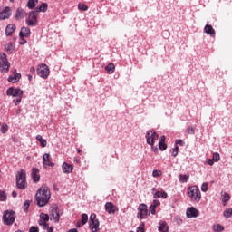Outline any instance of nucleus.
Here are the masks:
<instances>
[{
    "mask_svg": "<svg viewBox=\"0 0 232 232\" xmlns=\"http://www.w3.org/2000/svg\"><path fill=\"white\" fill-rule=\"evenodd\" d=\"M52 197V194L50 192V188L46 185H42L41 188L37 190L35 198L37 206L39 208H43L44 206H46L48 202H50V198Z\"/></svg>",
    "mask_w": 232,
    "mask_h": 232,
    "instance_id": "obj_1",
    "label": "nucleus"
},
{
    "mask_svg": "<svg viewBox=\"0 0 232 232\" xmlns=\"http://www.w3.org/2000/svg\"><path fill=\"white\" fill-rule=\"evenodd\" d=\"M188 195L192 202H200L202 194L200 188L198 186H191L187 188Z\"/></svg>",
    "mask_w": 232,
    "mask_h": 232,
    "instance_id": "obj_2",
    "label": "nucleus"
},
{
    "mask_svg": "<svg viewBox=\"0 0 232 232\" xmlns=\"http://www.w3.org/2000/svg\"><path fill=\"white\" fill-rule=\"evenodd\" d=\"M16 187L19 189H26V171L20 170L16 174Z\"/></svg>",
    "mask_w": 232,
    "mask_h": 232,
    "instance_id": "obj_3",
    "label": "nucleus"
},
{
    "mask_svg": "<svg viewBox=\"0 0 232 232\" xmlns=\"http://www.w3.org/2000/svg\"><path fill=\"white\" fill-rule=\"evenodd\" d=\"M3 222L5 226H12L15 222V212L5 210L3 215Z\"/></svg>",
    "mask_w": 232,
    "mask_h": 232,
    "instance_id": "obj_4",
    "label": "nucleus"
},
{
    "mask_svg": "<svg viewBox=\"0 0 232 232\" xmlns=\"http://www.w3.org/2000/svg\"><path fill=\"white\" fill-rule=\"evenodd\" d=\"M10 70V63H8V58L4 53H0V72L2 73H8Z\"/></svg>",
    "mask_w": 232,
    "mask_h": 232,
    "instance_id": "obj_5",
    "label": "nucleus"
},
{
    "mask_svg": "<svg viewBox=\"0 0 232 232\" xmlns=\"http://www.w3.org/2000/svg\"><path fill=\"white\" fill-rule=\"evenodd\" d=\"M90 229L92 232H99L101 231V228H99V226H101V223L99 222V219H97V215L91 214L90 216Z\"/></svg>",
    "mask_w": 232,
    "mask_h": 232,
    "instance_id": "obj_6",
    "label": "nucleus"
},
{
    "mask_svg": "<svg viewBox=\"0 0 232 232\" xmlns=\"http://www.w3.org/2000/svg\"><path fill=\"white\" fill-rule=\"evenodd\" d=\"M37 15L38 14L35 13V11H31L28 14V16L25 20L27 26H37V24H39V22L37 21Z\"/></svg>",
    "mask_w": 232,
    "mask_h": 232,
    "instance_id": "obj_7",
    "label": "nucleus"
},
{
    "mask_svg": "<svg viewBox=\"0 0 232 232\" xmlns=\"http://www.w3.org/2000/svg\"><path fill=\"white\" fill-rule=\"evenodd\" d=\"M147 144L149 146H153L155 144V140H159V134L155 132V130H149L146 134Z\"/></svg>",
    "mask_w": 232,
    "mask_h": 232,
    "instance_id": "obj_8",
    "label": "nucleus"
},
{
    "mask_svg": "<svg viewBox=\"0 0 232 232\" xmlns=\"http://www.w3.org/2000/svg\"><path fill=\"white\" fill-rule=\"evenodd\" d=\"M37 73L39 77H42V79H48V75H50V69L48 68V65H39L37 68Z\"/></svg>",
    "mask_w": 232,
    "mask_h": 232,
    "instance_id": "obj_9",
    "label": "nucleus"
},
{
    "mask_svg": "<svg viewBox=\"0 0 232 232\" xmlns=\"http://www.w3.org/2000/svg\"><path fill=\"white\" fill-rule=\"evenodd\" d=\"M6 95H8L9 97H23V90L19 88L14 89V87H10L6 91Z\"/></svg>",
    "mask_w": 232,
    "mask_h": 232,
    "instance_id": "obj_10",
    "label": "nucleus"
},
{
    "mask_svg": "<svg viewBox=\"0 0 232 232\" xmlns=\"http://www.w3.org/2000/svg\"><path fill=\"white\" fill-rule=\"evenodd\" d=\"M43 162L44 168H53V166H55V164L50 160V153L44 154Z\"/></svg>",
    "mask_w": 232,
    "mask_h": 232,
    "instance_id": "obj_11",
    "label": "nucleus"
},
{
    "mask_svg": "<svg viewBox=\"0 0 232 232\" xmlns=\"http://www.w3.org/2000/svg\"><path fill=\"white\" fill-rule=\"evenodd\" d=\"M12 15V9L10 7H5L1 13H0V19L3 21L5 19H8Z\"/></svg>",
    "mask_w": 232,
    "mask_h": 232,
    "instance_id": "obj_12",
    "label": "nucleus"
},
{
    "mask_svg": "<svg viewBox=\"0 0 232 232\" xmlns=\"http://www.w3.org/2000/svg\"><path fill=\"white\" fill-rule=\"evenodd\" d=\"M105 209L109 215L115 214L117 212V207H115V205H113L111 202L105 204Z\"/></svg>",
    "mask_w": 232,
    "mask_h": 232,
    "instance_id": "obj_13",
    "label": "nucleus"
},
{
    "mask_svg": "<svg viewBox=\"0 0 232 232\" xmlns=\"http://www.w3.org/2000/svg\"><path fill=\"white\" fill-rule=\"evenodd\" d=\"M51 215L54 220V222L59 223V218L61 214L59 213V207H54L51 210Z\"/></svg>",
    "mask_w": 232,
    "mask_h": 232,
    "instance_id": "obj_14",
    "label": "nucleus"
},
{
    "mask_svg": "<svg viewBox=\"0 0 232 232\" xmlns=\"http://www.w3.org/2000/svg\"><path fill=\"white\" fill-rule=\"evenodd\" d=\"M187 217L188 218H194L196 217H198V211L194 207H191L187 209Z\"/></svg>",
    "mask_w": 232,
    "mask_h": 232,
    "instance_id": "obj_15",
    "label": "nucleus"
},
{
    "mask_svg": "<svg viewBox=\"0 0 232 232\" xmlns=\"http://www.w3.org/2000/svg\"><path fill=\"white\" fill-rule=\"evenodd\" d=\"M32 179H33L34 182H39V180H41V176L39 175V169L33 168Z\"/></svg>",
    "mask_w": 232,
    "mask_h": 232,
    "instance_id": "obj_16",
    "label": "nucleus"
},
{
    "mask_svg": "<svg viewBox=\"0 0 232 232\" xmlns=\"http://www.w3.org/2000/svg\"><path fill=\"white\" fill-rule=\"evenodd\" d=\"M159 148L160 151L168 150V145L166 144V136H161L160 138Z\"/></svg>",
    "mask_w": 232,
    "mask_h": 232,
    "instance_id": "obj_17",
    "label": "nucleus"
},
{
    "mask_svg": "<svg viewBox=\"0 0 232 232\" xmlns=\"http://www.w3.org/2000/svg\"><path fill=\"white\" fill-rule=\"evenodd\" d=\"M231 199V196L227 192H221V202L223 206H227V202Z\"/></svg>",
    "mask_w": 232,
    "mask_h": 232,
    "instance_id": "obj_18",
    "label": "nucleus"
},
{
    "mask_svg": "<svg viewBox=\"0 0 232 232\" xmlns=\"http://www.w3.org/2000/svg\"><path fill=\"white\" fill-rule=\"evenodd\" d=\"M62 169H63V173H72V171H73V165L64 162L62 165Z\"/></svg>",
    "mask_w": 232,
    "mask_h": 232,
    "instance_id": "obj_19",
    "label": "nucleus"
},
{
    "mask_svg": "<svg viewBox=\"0 0 232 232\" xmlns=\"http://www.w3.org/2000/svg\"><path fill=\"white\" fill-rule=\"evenodd\" d=\"M30 34H31L30 28L22 27L19 35H20L21 39H23L24 37H30Z\"/></svg>",
    "mask_w": 232,
    "mask_h": 232,
    "instance_id": "obj_20",
    "label": "nucleus"
},
{
    "mask_svg": "<svg viewBox=\"0 0 232 232\" xmlns=\"http://www.w3.org/2000/svg\"><path fill=\"white\" fill-rule=\"evenodd\" d=\"M24 15H26V12L23 8H18L15 14V19L17 21L24 19Z\"/></svg>",
    "mask_w": 232,
    "mask_h": 232,
    "instance_id": "obj_21",
    "label": "nucleus"
},
{
    "mask_svg": "<svg viewBox=\"0 0 232 232\" xmlns=\"http://www.w3.org/2000/svg\"><path fill=\"white\" fill-rule=\"evenodd\" d=\"M205 34L211 35V37H215V29L210 24H207L204 28Z\"/></svg>",
    "mask_w": 232,
    "mask_h": 232,
    "instance_id": "obj_22",
    "label": "nucleus"
},
{
    "mask_svg": "<svg viewBox=\"0 0 232 232\" xmlns=\"http://www.w3.org/2000/svg\"><path fill=\"white\" fill-rule=\"evenodd\" d=\"M15 32V26L14 24H8L5 28V35H7V37H10V35H12V34H14Z\"/></svg>",
    "mask_w": 232,
    "mask_h": 232,
    "instance_id": "obj_23",
    "label": "nucleus"
},
{
    "mask_svg": "<svg viewBox=\"0 0 232 232\" xmlns=\"http://www.w3.org/2000/svg\"><path fill=\"white\" fill-rule=\"evenodd\" d=\"M158 229L160 232H168L169 227H168V223H166L165 221H161L160 222Z\"/></svg>",
    "mask_w": 232,
    "mask_h": 232,
    "instance_id": "obj_24",
    "label": "nucleus"
},
{
    "mask_svg": "<svg viewBox=\"0 0 232 232\" xmlns=\"http://www.w3.org/2000/svg\"><path fill=\"white\" fill-rule=\"evenodd\" d=\"M21 79V73H15L14 74L13 76H9L8 77V82H13V83H15V82H18V81Z\"/></svg>",
    "mask_w": 232,
    "mask_h": 232,
    "instance_id": "obj_25",
    "label": "nucleus"
},
{
    "mask_svg": "<svg viewBox=\"0 0 232 232\" xmlns=\"http://www.w3.org/2000/svg\"><path fill=\"white\" fill-rule=\"evenodd\" d=\"M36 140H39L40 146H41L42 148H46L48 142L46 141V140L43 139V136L37 135V136H36Z\"/></svg>",
    "mask_w": 232,
    "mask_h": 232,
    "instance_id": "obj_26",
    "label": "nucleus"
},
{
    "mask_svg": "<svg viewBox=\"0 0 232 232\" xmlns=\"http://www.w3.org/2000/svg\"><path fill=\"white\" fill-rule=\"evenodd\" d=\"M153 197L154 198H168V193L157 191Z\"/></svg>",
    "mask_w": 232,
    "mask_h": 232,
    "instance_id": "obj_27",
    "label": "nucleus"
},
{
    "mask_svg": "<svg viewBox=\"0 0 232 232\" xmlns=\"http://www.w3.org/2000/svg\"><path fill=\"white\" fill-rule=\"evenodd\" d=\"M5 50L8 53H12L15 50V44L9 43L5 45Z\"/></svg>",
    "mask_w": 232,
    "mask_h": 232,
    "instance_id": "obj_28",
    "label": "nucleus"
},
{
    "mask_svg": "<svg viewBox=\"0 0 232 232\" xmlns=\"http://www.w3.org/2000/svg\"><path fill=\"white\" fill-rule=\"evenodd\" d=\"M106 72H108V73H113V72H115V64L113 63H109L106 67H105Z\"/></svg>",
    "mask_w": 232,
    "mask_h": 232,
    "instance_id": "obj_29",
    "label": "nucleus"
},
{
    "mask_svg": "<svg viewBox=\"0 0 232 232\" xmlns=\"http://www.w3.org/2000/svg\"><path fill=\"white\" fill-rule=\"evenodd\" d=\"M179 178V182L186 183L189 179V174H185V175L180 174Z\"/></svg>",
    "mask_w": 232,
    "mask_h": 232,
    "instance_id": "obj_30",
    "label": "nucleus"
},
{
    "mask_svg": "<svg viewBox=\"0 0 232 232\" xmlns=\"http://www.w3.org/2000/svg\"><path fill=\"white\" fill-rule=\"evenodd\" d=\"M223 216L225 217V218H231V217H232V208H227L223 212Z\"/></svg>",
    "mask_w": 232,
    "mask_h": 232,
    "instance_id": "obj_31",
    "label": "nucleus"
},
{
    "mask_svg": "<svg viewBox=\"0 0 232 232\" xmlns=\"http://www.w3.org/2000/svg\"><path fill=\"white\" fill-rule=\"evenodd\" d=\"M137 217L138 218H140V220H142V218H146V217H148V210L140 211Z\"/></svg>",
    "mask_w": 232,
    "mask_h": 232,
    "instance_id": "obj_32",
    "label": "nucleus"
},
{
    "mask_svg": "<svg viewBox=\"0 0 232 232\" xmlns=\"http://www.w3.org/2000/svg\"><path fill=\"white\" fill-rule=\"evenodd\" d=\"M36 6V4H35V0H29L27 2V7L30 9V10H34V8H35Z\"/></svg>",
    "mask_w": 232,
    "mask_h": 232,
    "instance_id": "obj_33",
    "label": "nucleus"
},
{
    "mask_svg": "<svg viewBox=\"0 0 232 232\" xmlns=\"http://www.w3.org/2000/svg\"><path fill=\"white\" fill-rule=\"evenodd\" d=\"M213 229L216 232H222V231H224V226H222L220 224L214 225Z\"/></svg>",
    "mask_w": 232,
    "mask_h": 232,
    "instance_id": "obj_34",
    "label": "nucleus"
},
{
    "mask_svg": "<svg viewBox=\"0 0 232 232\" xmlns=\"http://www.w3.org/2000/svg\"><path fill=\"white\" fill-rule=\"evenodd\" d=\"M40 218L45 222H48V220H50V216L48 214L42 213L40 215Z\"/></svg>",
    "mask_w": 232,
    "mask_h": 232,
    "instance_id": "obj_35",
    "label": "nucleus"
},
{
    "mask_svg": "<svg viewBox=\"0 0 232 232\" xmlns=\"http://www.w3.org/2000/svg\"><path fill=\"white\" fill-rule=\"evenodd\" d=\"M78 9L82 10V12H86V10H88V5H86L85 4H79Z\"/></svg>",
    "mask_w": 232,
    "mask_h": 232,
    "instance_id": "obj_36",
    "label": "nucleus"
},
{
    "mask_svg": "<svg viewBox=\"0 0 232 232\" xmlns=\"http://www.w3.org/2000/svg\"><path fill=\"white\" fill-rule=\"evenodd\" d=\"M8 131V125L5 123H3L1 126V133L5 134Z\"/></svg>",
    "mask_w": 232,
    "mask_h": 232,
    "instance_id": "obj_37",
    "label": "nucleus"
},
{
    "mask_svg": "<svg viewBox=\"0 0 232 232\" xmlns=\"http://www.w3.org/2000/svg\"><path fill=\"white\" fill-rule=\"evenodd\" d=\"M88 223V215L87 214H82V224L84 226V224Z\"/></svg>",
    "mask_w": 232,
    "mask_h": 232,
    "instance_id": "obj_38",
    "label": "nucleus"
},
{
    "mask_svg": "<svg viewBox=\"0 0 232 232\" xmlns=\"http://www.w3.org/2000/svg\"><path fill=\"white\" fill-rule=\"evenodd\" d=\"M161 175H162L161 170L155 169V170L152 171V177H154V178L160 177Z\"/></svg>",
    "mask_w": 232,
    "mask_h": 232,
    "instance_id": "obj_39",
    "label": "nucleus"
},
{
    "mask_svg": "<svg viewBox=\"0 0 232 232\" xmlns=\"http://www.w3.org/2000/svg\"><path fill=\"white\" fill-rule=\"evenodd\" d=\"M212 160H214V162H218V160H220V154H218V152H215L213 154Z\"/></svg>",
    "mask_w": 232,
    "mask_h": 232,
    "instance_id": "obj_40",
    "label": "nucleus"
},
{
    "mask_svg": "<svg viewBox=\"0 0 232 232\" xmlns=\"http://www.w3.org/2000/svg\"><path fill=\"white\" fill-rule=\"evenodd\" d=\"M138 209L139 211H148V206L146 204H140Z\"/></svg>",
    "mask_w": 232,
    "mask_h": 232,
    "instance_id": "obj_41",
    "label": "nucleus"
},
{
    "mask_svg": "<svg viewBox=\"0 0 232 232\" xmlns=\"http://www.w3.org/2000/svg\"><path fill=\"white\" fill-rule=\"evenodd\" d=\"M16 99L13 100V102H14L15 106H17V104H21V100L23 99V96H16Z\"/></svg>",
    "mask_w": 232,
    "mask_h": 232,
    "instance_id": "obj_42",
    "label": "nucleus"
},
{
    "mask_svg": "<svg viewBox=\"0 0 232 232\" xmlns=\"http://www.w3.org/2000/svg\"><path fill=\"white\" fill-rule=\"evenodd\" d=\"M187 133L188 135H194L195 134V127H188L187 130Z\"/></svg>",
    "mask_w": 232,
    "mask_h": 232,
    "instance_id": "obj_43",
    "label": "nucleus"
},
{
    "mask_svg": "<svg viewBox=\"0 0 232 232\" xmlns=\"http://www.w3.org/2000/svg\"><path fill=\"white\" fill-rule=\"evenodd\" d=\"M40 9L42 10V12H46V10H48V4L43 3L40 6Z\"/></svg>",
    "mask_w": 232,
    "mask_h": 232,
    "instance_id": "obj_44",
    "label": "nucleus"
},
{
    "mask_svg": "<svg viewBox=\"0 0 232 232\" xmlns=\"http://www.w3.org/2000/svg\"><path fill=\"white\" fill-rule=\"evenodd\" d=\"M30 208V200H26L24 203V211H28V208Z\"/></svg>",
    "mask_w": 232,
    "mask_h": 232,
    "instance_id": "obj_45",
    "label": "nucleus"
},
{
    "mask_svg": "<svg viewBox=\"0 0 232 232\" xmlns=\"http://www.w3.org/2000/svg\"><path fill=\"white\" fill-rule=\"evenodd\" d=\"M177 155H179V146H176L172 151V157H177Z\"/></svg>",
    "mask_w": 232,
    "mask_h": 232,
    "instance_id": "obj_46",
    "label": "nucleus"
},
{
    "mask_svg": "<svg viewBox=\"0 0 232 232\" xmlns=\"http://www.w3.org/2000/svg\"><path fill=\"white\" fill-rule=\"evenodd\" d=\"M156 209H157V207H155V205H150V211L151 215H155Z\"/></svg>",
    "mask_w": 232,
    "mask_h": 232,
    "instance_id": "obj_47",
    "label": "nucleus"
},
{
    "mask_svg": "<svg viewBox=\"0 0 232 232\" xmlns=\"http://www.w3.org/2000/svg\"><path fill=\"white\" fill-rule=\"evenodd\" d=\"M201 191H203L204 193H206V191H208V183L207 182L202 184Z\"/></svg>",
    "mask_w": 232,
    "mask_h": 232,
    "instance_id": "obj_48",
    "label": "nucleus"
},
{
    "mask_svg": "<svg viewBox=\"0 0 232 232\" xmlns=\"http://www.w3.org/2000/svg\"><path fill=\"white\" fill-rule=\"evenodd\" d=\"M0 200L1 202H5V200H6V194L5 192L0 194Z\"/></svg>",
    "mask_w": 232,
    "mask_h": 232,
    "instance_id": "obj_49",
    "label": "nucleus"
},
{
    "mask_svg": "<svg viewBox=\"0 0 232 232\" xmlns=\"http://www.w3.org/2000/svg\"><path fill=\"white\" fill-rule=\"evenodd\" d=\"M29 232H39V227L33 226L30 227Z\"/></svg>",
    "mask_w": 232,
    "mask_h": 232,
    "instance_id": "obj_50",
    "label": "nucleus"
},
{
    "mask_svg": "<svg viewBox=\"0 0 232 232\" xmlns=\"http://www.w3.org/2000/svg\"><path fill=\"white\" fill-rule=\"evenodd\" d=\"M152 206H154V208H157V206H160V201L155 199V200L153 201Z\"/></svg>",
    "mask_w": 232,
    "mask_h": 232,
    "instance_id": "obj_51",
    "label": "nucleus"
},
{
    "mask_svg": "<svg viewBox=\"0 0 232 232\" xmlns=\"http://www.w3.org/2000/svg\"><path fill=\"white\" fill-rule=\"evenodd\" d=\"M137 232H145L144 231V224L142 226H140L138 228H137Z\"/></svg>",
    "mask_w": 232,
    "mask_h": 232,
    "instance_id": "obj_52",
    "label": "nucleus"
},
{
    "mask_svg": "<svg viewBox=\"0 0 232 232\" xmlns=\"http://www.w3.org/2000/svg\"><path fill=\"white\" fill-rule=\"evenodd\" d=\"M176 144H179V146H184V141H182V140H177Z\"/></svg>",
    "mask_w": 232,
    "mask_h": 232,
    "instance_id": "obj_53",
    "label": "nucleus"
},
{
    "mask_svg": "<svg viewBox=\"0 0 232 232\" xmlns=\"http://www.w3.org/2000/svg\"><path fill=\"white\" fill-rule=\"evenodd\" d=\"M208 164L209 166H213V164H215V160H211V159H208Z\"/></svg>",
    "mask_w": 232,
    "mask_h": 232,
    "instance_id": "obj_54",
    "label": "nucleus"
},
{
    "mask_svg": "<svg viewBox=\"0 0 232 232\" xmlns=\"http://www.w3.org/2000/svg\"><path fill=\"white\" fill-rule=\"evenodd\" d=\"M46 221H44V219H40L39 221H38V224H39V226H44V223H45Z\"/></svg>",
    "mask_w": 232,
    "mask_h": 232,
    "instance_id": "obj_55",
    "label": "nucleus"
},
{
    "mask_svg": "<svg viewBox=\"0 0 232 232\" xmlns=\"http://www.w3.org/2000/svg\"><path fill=\"white\" fill-rule=\"evenodd\" d=\"M20 44H26V40L24 38H21Z\"/></svg>",
    "mask_w": 232,
    "mask_h": 232,
    "instance_id": "obj_56",
    "label": "nucleus"
},
{
    "mask_svg": "<svg viewBox=\"0 0 232 232\" xmlns=\"http://www.w3.org/2000/svg\"><path fill=\"white\" fill-rule=\"evenodd\" d=\"M36 14H38L39 12H42V10H41V6H37L36 8H35V11H34Z\"/></svg>",
    "mask_w": 232,
    "mask_h": 232,
    "instance_id": "obj_57",
    "label": "nucleus"
},
{
    "mask_svg": "<svg viewBox=\"0 0 232 232\" xmlns=\"http://www.w3.org/2000/svg\"><path fill=\"white\" fill-rule=\"evenodd\" d=\"M42 226L44 227V229H48V227H49V225L46 222Z\"/></svg>",
    "mask_w": 232,
    "mask_h": 232,
    "instance_id": "obj_58",
    "label": "nucleus"
},
{
    "mask_svg": "<svg viewBox=\"0 0 232 232\" xmlns=\"http://www.w3.org/2000/svg\"><path fill=\"white\" fill-rule=\"evenodd\" d=\"M47 232H53V227H49L47 228Z\"/></svg>",
    "mask_w": 232,
    "mask_h": 232,
    "instance_id": "obj_59",
    "label": "nucleus"
},
{
    "mask_svg": "<svg viewBox=\"0 0 232 232\" xmlns=\"http://www.w3.org/2000/svg\"><path fill=\"white\" fill-rule=\"evenodd\" d=\"M30 72L31 73H35V67H31Z\"/></svg>",
    "mask_w": 232,
    "mask_h": 232,
    "instance_id": "obj_60",
    "label": "nucleus"
},
{
    "mask_svg": "<svg viewBox=\"0 0 232 232\" xmlns=\"http://www.w3.org/2000/svg\"><path fill=\"white\" fill-rule=\"evenodd\" d=\"M12 197H13L14 198H15V197H17V192L13 191V192H12Z\"/></svg>",
    "mask_w": 232,
    "mask_h": 232,
    "instance_id": "obj_61",
    "label": "nucleus"
},
{
    "mask_svg": "<svg viewBox=\"0 0 232 232\" xmlns=\"http://www.w3.org/2000/svg\"><path fill=\"white\" fill-rule=\"evenodd\" d=\"M28 80L32 81V75H30V74L28 75Z\"/></svg>",
    "mask_w": 232,
    "mask_h": 232,
    "instance_id": "obj_62",
    "label": "nucleus"
},
{
    "mask_svg": "<svg viewBox=\"0 0 232 232\" xmlns=\"http://www.w3.org/2000/svg\"><path fill=\"white\" fill-rule=\"evenodd\" d=\"M154 151H155V153H157V151H159V148L156 147V148L154 149Z\"/></svg>",
    "mask_w": 232,
    "mask_h": 232,
    "instance_id": "obj_63",
    "label": "nucleus"
},
{
    "mask_svg": "<svg viewBox=\"0 0 232 232\" xmlns=\"http://www.w3.org/2000/svg\"><path fill=\"white\" fill-rule=\"evenodd\" d=\"M78 153H82V150H81V149L77 150Z\"/></svg>",
    "mask_w": 232,
    "mask_h": 232,
    "instance_id": "obj_64",
    "label": "nucleus"
}]
</instances>
